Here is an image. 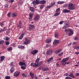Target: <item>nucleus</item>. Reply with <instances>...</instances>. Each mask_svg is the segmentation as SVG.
Returning <instances> with one entry per match:
<instances>
[{
    "label": "nucleus",
    "mask_w": 79,
    "mask_h": 79,
    "mask_svg": "<svg viewBox=\"0 0 79 79\" xmlns=\"http://www.w3.org/2000/svg\"><path fill=\"white\" fill-rule=\"evenodd\" d=\"M25 64H26V63L23 62H19V66H23V65H24Z\"/></svg>",
    "instance_id": "obj_16"
},
{
    "label": "nucleus",
    "mask_w": 79,
    "mask_h": 79,
    "mask_svg": "<svg viewBox=\"0 0 79 79\" xmlns=\"http://www.w3.org/2000/svg\"><path fill=\"white\" fill-rule=\"evenodd\" d=\"M30 10L32 12H34V8L33 7H31L30 8Z\"/></svg>",
    "instance_id": "obj_32"
},
{
    "label": "nucleus",
    "mask_w": 79,
    "mask_h": 79,
    "mask_svg": "<svg viewBox=\"0 0 79 79\" xmlns=\"http://www.w3.org/2000/svg\"><path fill=\"white\" fill-rule=\"evenodd\" d=\"M69 27V23H65L63 27V29H66V28H68Z\"/></svg>",
    "instance_id": "obj_6"
},
{
    "label": "nucleus",
    "mask_w": 79,
    "mask_h": 79,
    "mask_svg": "<svg viewBox=\"0 0 79 79\" xmlns=\"http://www.w3.org/2000/svg\"><path fill=\"white\" fill-rule=\"evenodd\" d=\"M24 34H22L19 37V39L20 40H21V39H23V37L24 36Z\"/></svg>",
    "instance_id": "obj_26"
},
{
    "label": "nucleus",
    "mask_w": 79,
    "mask_h": 79,
    "mask_svg": "<svg viewBox=\"0 0 79 79\" xmlns=\"http://www.w3.org/2000/svg\"><path fill=\"white\" fill-rule=\"evenodd\" d=\"M53 57H51L49 59H48L47 60V61L48 62H50V61H51L52 60H53Z\"/></svg>",
    "instance_id": "obj_27"
},
{
    "label": "nucleus",
    "mask_w": 79,
    "mask_h": 79,
    "mask_svg": "<svg viewBox=\"0 0 79 79\" xmlns=\"http://www.w3.org/2000/svg\"><path fill=\"white\" fill-rule=\"evenodd\" d=\"M65 79H73V78L69 77H65Z\"/></svg>",
    "instance_id": "obj_46"
},
{
    "label": "nucleus",
    "mask_w": 79,
    "mask_h": 79,
    "mask_svg": "<svg viewBox=\"0 0 79 79\" xmlns=\"http://www.w3.org/2000/svg\"><path fill=\"white\" fill-rule=\"evenodd\" d=\"M6 28L5 27L2 30H0V32H2L5 31H6Z\"/></svg>",
    "instance_id": "obj_30"
},
{
    "label": "nucleus",
    "mask_w": 79,
    "mask_h": 79,
    "mask_svg": "<svg viewBox=\"0 0 79 79\" xmlns=\"http://www.w3.org/2000/svg\"><path fill=\"white\" fill-rule=\"evenodd\" d=\"M64 23V21H61L59 22L60 24H62Z\"/></svg>",
    "instance_id": "obj_53"
},
{
    "label": "nucleus",
    "mask_w": 79,
    "mask_h": 79,
    "mask_svg": "<svg viewBox=\"0 0 79 79\" xmlns=\"http://www.w3.org/2000/svg\"><path fill=\"white\" fill-rule=\"evenodd\" d=\"M14 1H15V0H10L9 1V3H13V2H14Z\"/></svg>",
    "instance_id": "obj_50"
},
{
    "label": "nucleus",
    "mask_w": 79,
    "mask_h": 79,
    "mask_svg": "<svg viewBox=\"0 0 79 79\" xmlns=\"http://www.w3.org/2000/svg\"><path fill=\"white\" fill-rule=\"evenodd\" d=\"M15 69H14V67H12L10 69V73H13V72H14Z\"/></svg>",
    "instance_id": "obj_18"
},
{
    "label": "nucleus",
    "mask_w": 79,
    "mask_h": 79,
    "mask_svg": "<svg viewBox=\"0 0 79 79\" xmlns=\"http://www.w3.org/2000/svg\"><path fill=\"white\" fill-rule=\"evenodd\" d=\"M25 41H24L23 44L24 45H28L30 43V40H28L27 38H25Z\"/></svg>",
    "instance_id": "obj_2"
},
{
    "label": "nucleus",
    "mask_w": 79,
    "mask_h": 79,
    "mask_svg": "<svg viewBox=\"0 0 79 79\" xmlns=\"http://www.w3.org/2000/svg\"><path fill=\"white\" fill-rule=\"evenodd\" d=\"M71 10H68V9H64L62 10L63 13H70Z\"/></svg>",
    "instance_id": "obj_11"
},
{
    "label": "nucleus",
    "mask_w": 79,
    "mask_h": 79,
    "mask_svg": "<svg viewBox=\"0 0 79 79\" xmlns=\"http://www.w3.org/2000/svg\"><path fill=\"white\" fill-rule=\"evenodd\" d=\"M64 3V1H59L57 2V4H60V5H61V4H63V3Z\"/></svg>",
    "instance_id": "obj_28"
},
{
    "label": "nucleus",
    "mask_w": 79,
    "mask_h": 79,
    "mask_svg": "<svg viewBox=\"0 0 79 79\" xmlns=\"http://www.w3.org/2000/svg\"><path fill=\"white\" fill-rule=\"evenodd\" d=\"M31 66H33V67H37V64H36V62H35V63H31Z\"/></svg>",
    "instance_id": "obj_12"
},
{
    "label": "nucleus",
    "mask_w": 79,
    "mask_h": 79,
    "mask_svg": "<svg viewBox=\"0 0 79 79\" xmlns=\"http://www.w3.org/2000/svg\"><path fill=\"white\" fill-rule=\"evenodd\" d=\"M39 18H40V16H39V15H36L34 18V20L35 21L38 20V19H39Z\"/></svg>",
    "instance_id": "obj_13"
},
{
    "label": "nucleus",
    "mask_w": 79,
    "mask_h": 79,
    "mask_svg": "<svg viewBox=\"0 0 79 79\" xmlns=\"http://www.w3.org/2000/svg\"><path fill=\"white\" fill-rule=\"evenodd\" d=\"M68 32V35L69 36H71L74 34V32H73V30L70 29L69 30Z\"/></svg>",
    "instance_id": "obj_5"
},
{
    "label": "nucleus",
    "mask_w": 79,
    "mask_h": 79,
    "mask_svg": "<svg viewBox=\"0 0 79 79\" xmlns=\"http://www.w3.org/2000/svg\"><path fill=\"white\" fill-rule=\"evenodd\" d=\"M17 27L19 29H20V28H21V25L20 24H18L17 25Z\"/></svg>",
    "instance_id": "obj_41"
},
{
    "label": "nucleus",
    "mask_w": 79,
    "mask_h": 79,
    "mask_svg": "<svg viewBox=\"0 0 79 79\" xmlns=\"http://www.w3.org/2000/svg\"><path fill=\"white\" fill-rule=\"evenodd\" d=\"M33 15H34V12H30L29 14L30 18H32V17L33 16Z\"/></svg>",
    "instance_id": "obj_23"
},
{
    "label": "nucleus",
    "mask_w": 79,
    "mask_h": 79,
    "mask_svg": "<svg viewBox=\"0 0 79 79\" xmlns=\"http://www.w3.org/2000/svg\"><path fill=\"white\" fill-rule=\"evenodd\" d=\"M53 53V50L51 49L48 50L46 52L47 54L48 55H52V53Z\"/></svg>",
    "instance_id": "obj_3"
},
{
    "label": "nucleus",
    "mask_w": 79,
    "mask_h": 79,
    "mask_svg": "<svg viewBox=\"0 0 79 79\" xmlns=\"http://www.w3.org/2000/svg\"><path fill=\"white\" fill-rule=\"evenodd\" d=\"M10 15H11V13L10 12H9L7 14V16H8V17H10Z\"/></svg>",
    "instance_id": "obj_52"
},
{
    "label": "nucleus",
    "mask_w": 79,
    "mask_h": 79,
    "mask_svg": "<svg viewBox=\"0 0 79 79\" xmlns=\"http://www.w3.org/2000/svg\"><path fill=\"white\" fill-rule=\"evenodd\" d=\"M5 44L6 45H8L10 44V43H9V42L6 41H5Z\"/></svg>",
    "instance_id": "obj_39"
},
{
    "label": "nucleus",
    "mask_w": 79,
    "mask_h": 79,
    "mask_svg": "<svg viewBox=\"0 0 79 79\" xmlns=\"http://www.w3.org/2000/svg\"><path fill=\"white\" fill-rule=\"evenodd\" d=\"M34 28H35V26H34V25L30 24L29 25V31H31V30H32V29H33Z\"/></svg>",
    "instance_id": "obj_8"
},
{
    "label": "nucleus",
    "mask_w": 79,
    "mask_h": 79,
    "mask_svg": "<svg viewBox=\"0 0 79 79\" xmlns=\"http://www.w3.org/2000/svg\"><path fill=\"white\" fill-rule=\"evenodd\" d=\"M60 11V8H58L56 10V11L57 12H59Z\"/></svg>",
    "instance_id": "obj_48"
},
{
    "label": "nucleus",
    "mask_w": 79,
    "mask_h": 79,
    "mask_svg": "<svg viewBox=\"0 0 79 79\" xmlns=\"http://www.w3.org/2000/svg\"><path fill=\"white\" fill-rule=\"evenodd\" d=\"M5 79H10V77L9 76H6L5 77Z\"/></svg>",
    "instance_id": "obj_44"
},
{
    "label": "nucleus",
    "mask_w": 79,
    "mask_h": 79,
    "mask_svg": "<svg viewBox=\"0 0 79 79\" xmlns=\"http://www.w3.org/2000/svg\"><path fill=\"white\" fill-rule=\"evenodd\" d=\"M11 50H12V47H10L8 48V50L9 51H10Z\"/></svg>",
    "instance_id": "obj_59"
},
{
    "label": "nucleus",
    "mask_w": 79,
    "mask_h": 79,
    "mask_svg": "<svg viewBox=\"0 0 79 79\" xmlns=\"http://www.w3.org/2000/svg\"><path fill=\"white\" fill-rule=\"evenodd\" d=\"M77 39H78V37H75V38H74L75 40H77Z\"/></svg>",
    "instance_id": "obj_63"
},
{
    "label": "nucleus",
    "mask_w": 79,
    "mask_h": 79,
    "mask_svg": "<svg viewBox=\"0 0 79 79\" xmlns=\"http://www.w3.org/2000/svg\"><path fill=\"white\" fill-rule=\"evenodd\" d=\"M51 41H52L51 39H48L46 40L45 42L46 43H50Z\"/></svg>",
    "instance_id": "obj_20"
},
{
    "label": "nucleus",
    "mask_w": 79,
    "mask_h": 79,
    "mask_svg": "<svg viewBox=\"0 0 79 79\" xmlns=\"http://www.w3.org/2000/svg\"><path fill=\"white\" fill-rule=\"evenodd\" d=\"M74 4L73 3H70L68 5V9L70 10H73L75 9V7L74 6Z\"/></svg>",
    "instance_id": "obj_1"
},
{
    "label": "nucleus",
    "mask_w": 79,
    "mask_h": 79,
    "mask_svg": "<svg viewBox=\"0 0 79 79\" xmlns=\"http://www.w3.org/2000/svg\"><path fill=\"white\" fill-rule=\"evenodd\" d=\"M61 51V49H59L55 51V53L56 54H57V53H59Z\"/></svg>",
    "instance_id": "obj_22"
},
{
    "label": "nucleus",
    "mask_w": 79,
    "mask_h": 79,
    "mask_svg": "<svg viewBox=\"0 0 79 79\" xmlns=\"http://www.w3.org/2000/svg\"><path fill=\"white\" fill-rule=\"evenodd\" d=\"M55 36L56 38H58V34L56 32L55 33Z\"/></svg>",
    "instance_id": "obj_35"
},
{
    "label": "nucleus",
    "mask_w": 79,
    "mask_h": 79,
    "mask_svg": "<svg viewBox=\"0 0 79 79\" xmlns=\"http://www.w3.org/2000/svg\"><path fill=\"white\" fill-rule=\"evenodd\" d=\"M32 4L34 6H35V5H37V3H35V1H33Z\"/></svg>",
    "instance_id": "obj_43"
},
{
    "label": "nucleus",
    "mask_w": 79,
    "mask_h": 79,
    "mask_svg": "<svg viewBox=\"0 0 79 79\" xmlns=\"http://www.w3.org/2000/svg\"><path fill=\"white\" fill-rule=\"evenodd\" d=\"M46 2L45 0H43L39 1V4H45Z\"/></svg>",
    "instance_id": "obj_17"
},
{
    "label": "nucleus",
    "mask_w": 79,
    "mask_h": 79,
    "mask_svg": "<svg viewBox=\"0 0 79 79\" xmlns=\"http://www.w3.org/2000/svg\"><path fill=\"white\" fill-rule=\"evenodd\" d=\"M0 25L1 26V27H2L4 26V24L3 23H1L0 24Z\"/></svg>",
    "instance_id": "obj_60"
},
{
    "label": "nucleus",
    "mask_w": 79,
    "mask_h": 79,
    "mask_svg": "<svg viewBox=\"0 0 79 79\" xmlns=\"http://www.w3.org/2000/svg\"><path fill=\"white\" fill-rule=\"evenodd\" d=\"M9 39L10 38H9V37L8 36H6V37L5 38V40H9Z\"/></svg>",
    "instance_id": "obj_49"
},
{
    "label": "nucleus",
    "mask_w": 79,
    "mask_h": 79,
    "mask_svg": "<svg viewBox=\"0 0 79 79\" xmlns=\"http://www.w3.org/2000/svg\"><path fill=\"white\" fill-rule=\"evenodd\" d=\"M63 55V52H61L60 53L59 55L58 56H62V55Z\"/></svg>",
    "instance_id": "obj_45"
},
{
    "label": "nucleus",
    "mask_w": 79,
    "mask_h": 79,
    "mask_svg": "<svg viewBox=\"0 0 79 79\" xmlns=\"http://www.w3.org/2000/svg\"><path fill=\"white\" fill-rule=\"evenodd\" d=\"M7 34H9L10 33V29H7L6 31Z\"/></svg>",
    "instance_id": "obj_58"
},
{
    "label": "nucleus",
    "mask_w": 79,
    "mask_h": 79,
    "mask_svg": "<svg viewBox=\"0 0 79 79\" xmlns=\"http://www.w3.org/2000/svg\"><path fill=\"white\" fill-rule=\"evenodd\" d=\"M42 63H43V62H42V61L39 62L38 63H37V67H39V66H40L42 64Z\"/></svg>",
    "instance_id": "obj_14"
},
{
    "label": "nucleus",
    "mask_w": 79,
    "mask_h": 79,
    "mask_svg": "<svg viewBox=\"0 0 79 79\" xmlns=\"http://www.w3.org/2000/svg\"><path fill=\"white\" fill-rule=\"evenodd\" d=\"M69 76L70 77H72V78H75V77L73 75V73H69Z\"/></svg>",
    "instance_id": "obj_15"
},
{
    "label": "nucleus",
    "mask_w": 79,
    "mask_h": 79,
    "mask_svg": "<svg viewBox=\"0 0 79 79\" xmlns=\"http://www.w3.org/2000/svg\"><path fill=\"white\" fill-rule=\"evenodd\" d=\"M44 7V5H42L40 6V9H42Z\"/></svg>",
    "instance_id": "obj_47"
},
{
    "label": "nucleus",
    "mask_w": 79,
    "mask_h": 79,
    "mask_svg": "<svg viewBox=\"0 0 79 79\" xmlns=\"http://www.w3.org/2000/svg\"><path fill=\"white\" fill-rule=\"evenodd\" d=\"M5 7L6 8H7L8 7V5L6 4L5 6Z\"/></svg>",
    "instance_id": "obj_56"
},
{
    "label": "nucleus",
    "mask_w": 79,
    "mask_h": 79,
    "mask_svg": "<svg viewBox=\"0 0 79 79\" xmlns=\"http://www.w3.org/2000/svg\"><path fill=\"white\" fill-rule=\"evenodd\" d=\"M29 75L31 78H34V74L31 72L30 73Z\"/></svg>",
    "instance_id": "obj_19"
},
{
    "label": "nucleus",
    "mask_w": 79,
    "mask_h": 79,
    "mask_svg": "<svg viewBox=\"0 0 79 79\" xmlns=\"http://www.w3.org/2000/svg\"><path fill=\"white\" fill-rule=\"evenodd\" d=\"M35 3H36L37 5H39V0H36L35 1Z\"/></svg>",
    "instance_id": "obj_40"
},
{
    "label": "nucleus",
    "mask_w": 79,
    "mask_h": 79,
    "mask_svg": "<svg viewBox=\"0 0 79 79\" xmlns=\"http://www.w3.org/2000/svg\"><path fill=\"white\" fill-rule=\"evenodd\" d=\"M14 62H11L10 64V66H11V65H13V64H14Z\"/></svg>",
    "instance_id": "obj_61"
},
{
    "label": "nucleus",
    "mask_w": 79,
    "mask_h": 79,
    "mask_svg": "<svg viewBox=\"0 0 79 79\" xmlns=\"http://www.w3.org/2000/svg\"><path fill=\"white\" fill-rule=\"evenodd\" d=\"M4 43V40H0V45L3 44Z\"/></svg>",
    "instance_id": "obj_37"
},
{
    "label": "nucleus",
    "mask_w": 79,
    "mask_h": 79,
    "mask_svg": "<svg viewBox=\"0 0 79 79\" xmlns=\"http://www.w3.org/2000/svg\"><path fill=\"white\" fill-rule=\"evenodd\" d=\"M0 61H3L4 60H5V56H1L0 57Z\"/></svg>",
    "instance_id": "obj_31"
},
{
    "label": "nucleus",
    "mask_w": 79,
    "mask_h": 79,
    "mask_svg": "<svg viewBox=\"0 0 79 79\" xmlns=\"http://www.w3.org/2000/svg\"><path fill=\"white\" fill-rule=\"evenodd\" d=\"M12 16L13 18H15L17 16V14L15 13H13L12 14Z\"/></svg>",
    "instance_id": "obj_21"
},
{
    "label": "nucleus",
    "mask_w": 79,
    "mask_h": 79,
    "mask_svg": "<svg viewBox=\"0 0 79 79\" xmlns=\"http://www.w3.org/2000/svg\"><path fill=\"white\" fill-rule=\"evenodd\" d=\"M70 29H65L64 30V31H65L66 32H69V30Z\"/></svg>",
    "instance_id": "obj_51"
},
{
    "label": "nucleus",
    "mask_w": 79,
    "mask_h": 79,
    "mask_svg": "<svg viewBox=\"0 0 79 79\" xmlns=\"http://www.w3.org/2000/svg\"><path fill=\"white\" fill-rule=\"evenodd\" d=\"M19 72L16 71L15 72L14 74V76L15 77H17L19 76Z\"/></svg>",
    "instance_id": "obj_9"
},
{
    "label": "nucleus",
    "mask_w": 79,
    "mask_h": 79,
    "mask_svg": "<svg viewBox=\"0 0 79 79\" xmlns=\"http://www.w3.org/2000/svg\"><path fill=\"white\" fill-rule=\"evenodd\" d=\"M69 57H67V58L63 59L62 60V63H63V62L64 63H65V62H66V61H68V60H69Z\"/></svg>",
    "instance_id": "obj_10"
},
{
    "label": "nucleus",
    "mask_w": 79,
    "mask_h": 79,
    "mask_svg": "<svg viewBox=\"0 0 79 79\" xmlns=\"http://www.w3.org/2000/svg\"><path fill=\"white\" fill-rule=\"evenodd\" d=\"M22 75L23 77H27V75L25 73H22Z\"/></svg>",
    "instance_id": "obj_33"
},
{
    "label": "nucleus",
    "mask_w": 79,
    "mask_h": 79,
    "mask_svg": "<svg viewBox=\"0 0 79 79\" xmlns=\"http://www.w3.org/2000/svg\"><path fill=\"white\" fill-rule=\"evenodd\" d=\"M60 15V13L59 12H57L54 15V16L56 17L58 16V15Z\"/></svg>",
    "instance_id": "obj_25"
},
{
    "label": "nucleus",
    "mask_w": 79,
    "mask_h": 79,
    "mask_svg": "<svg viewBox=\"0 0 79 79\" xmlns=\"http://www.w3.org/2000/svg\"><path fill=\"white\" fill-rule=\"evenodd\" d=\"M60 42V41L59 40H55L53 42V45H56V44H58Z\"/></svg>",
    "instance_id": "obj_7"
},
{
    "label": "nucleus",
    "mask_w": 79,
    "mask_h": 79,
    "mask_svg": "<svg viewBox=\"0 0 79 79\" xmlns=\"http://www.w3.org/2000/svg\"><path fill=\"white\" fill-rule=\"evenodd\" d=\"M64 76H69V73H64Z\"/></svg>",
    "instance_id": "obj_54"
},
{
    "label": "nucleus",
    "mask_w": 79,
    "mask_h": 79,
    "mask_svg": "<svg viewBox=\"0 0 79 79\" xmlns=\"http://www.w3.org/2000/svg\"><path fill=\"white\" fill-rule=\"evenodd\" d=\"M43 69L44 71H48L49 69L48 68H43Z\"/></svg>",
    "instance_id": "obj_36"
},
{
    "label": "nucleus",
    "mask_w": 79,
    "mask_h": 79,
    "mask_svg": "<svg viewBox=\"0 0 79 79\" xmlns=\"http://www.w3.org/2000/svg\"><path fill=\"white\" fill-rule=\"evenodd\" d=\"M51 45L50 44H47L46 45V47H47V48H48V47H51Z\"/></svg>",
    "instance_id": "obj_57"
},
{
    "label": "nucleus",
    "mask_w": 79,
    "mask_h": 79,
    "mask_svg": "<svg viewBox=\"0 0 79 79\" xmlns=\"http://www.w3.org/2000/svg\"><path fill=\"white\" fill-rule=\"evenodd\" d=\"M52 7L51 5H48L46 7H45V8L47 9H50V8Z\"/></svg>",
    "instance_id": "obj_34"
},
{
    "label": "nucleus",
    "mask_w": 79,
    "mask_h": 79,
    "mask_svg": "<svg viewBox=\"0 0 79 79\" xmlns=\"http://www.w3.org/2000/svg\"><path fill=\"white\" fill-rule=\"evenodd\" d=\"M75 54L76 55H79V52H76Z\"/></svg>",
    "instance_id": "obj_64"
},
{
    "label": "nucleus",
    "mask_w": 79,
    "mask_h": 79,
    "mask_svg": "<svg viewBox=\"0 0 79 79\" xmlns=\"http://www.w3.org/2000/svg\"><path fill=\"white\" fill-rule=\"evenodd\" d=\"M18 47L19 48H21V49H23V48H24L25 47L23 46L19 45L18 46Z\"/></svg>",
    "instance_id": "obj_24"
},
{
    "label": "nucleus",
    "mask_w": 79,
    "mask_h": 79,
    "mask_svg": "<svg viewBox=\"0 0 79 79\" xmlns=\"http://www.w3.org/2000/svg\"><path fill=\"white\" fill-rule=\"evenodd\" d=\"M64 8H66L67 7V4H65L64 5Z\"/></svg>",
    "instance_id": "obj_62"
},
{
    "label": "nucleus",
    "mask_w": 79,
    "mask_h": 79,
    "mask_svg": "<svg viewBox=\"0 0 79 79\" xmlns=\"http://www.w3.org/2000/svg\"><path fill=\"white\" fill-rule=\"evenodd\" d=\"M39 61H40V58H37V59H36L35 62L36 63H37L39 62Z\"/></svg>",
    "instance_id": "obj_29"
},
{
    "label": "nucleus",
    "mask_w": 79,
    "mask_h": 79,
    "mask_svg": "<svg viewBox=\"0 0 79 79\" xmlns=\"http://www.w3.org/2000/svg\"><path fill=\"white\" fill-rule=\"evenodd\" d=\"M69 64V62H66L64 63V65H65V64Z\"/></svg>",
    "instance_id": "obj_55"
},
{
    "label": "nucleus",
    "mask_w": 79,
    "mask_h": 79,
    "mask_svg": "<svg viewBox=\"0 0 79 79\" xmlns=\"http://www.w3.org/2000/svg\"><path fill=\"white\" fill-rule=\"evenodd\" d=\"M56 4L55 2H52L51 5V7H52V6H54V5H55Z\"/></svg>",
    "instance_id": "obj_42"
},
{
    "label": "nucleus",
    "mask_w": 79,
    "mask_h": 79,
    "mask_svg": "<svg viewBox=\"0 0 79 79\" xmlns=\"http://www.w3.org/2000/svg\"><path fill=\"white\" fill-rule=\"evenodd\" d=\"M21 68L22 69H23V70H24V69H26V67L24 66H22L21 67Z\"/></svg>",
    "instance_id": "obj_38"
},
{
    "label": "nucleus",
    "mask_w": 79,
    "mask_h": 79,
    "mask_svg": "<svg viewBox=\"0 0 79 79\" xmlns=\"http://www.w3.org/2000/svg\"><path fill=\"white\" fill-rule=\"evenodd\" d=\"M38 52V50H35L32 51L31 53V55H35L37 54Z\"/></svg>",
    "instance_id": "obj_4"
}]
</instances>
